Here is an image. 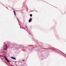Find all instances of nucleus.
<instances>
[{"mask_svg": "<svg viewBox=\"0 0 66 66\" xmlns=\"http://www.w3.org/2000/svg\"><path fill=\"white\" fill-rule=\"evenodd\" d=\"M4 57L5 59V61H6L7 62H8V63H10V61H9V60H8V59H7V58L5 56H4Z\"/></svg>", "mask_w": 66, "mask_h": 66, "instance_id": "f257e3e1", "label": "nucleus"}, {"mask_svg": "<svg viewBox=\"0 0 66 66\" xmlns=\"http://www.w3.org/2000/svg\"><path fill=\"white\" fill-rule=\"evenodd\" d=\"M7 49V45H5V47H4V50H6Z\"/></svg>", "mask_w": 66, "mask_h": 66, "instance_id": "f03ea898", "label": "nucleus"}, {"mask_svg": "<svg viewBox=\"0 0 66 66\" xmlns=\"http://www.w3.org/2000/svg\"><path fill=\"white\" fill-rule=\"evenodd\" d=\"M32 19L31 18H30L29 20V22H31V21H32Z\"/></svg>", "mask_w": 66, "mask_h": 66, "instance_id": "7ed1b4c3", "label": "nucleus"}, {"mask_svg": "<svg viewBox=\"0 0 66 66\" xmlns=\"http://www.w3.org/2000/svg\"><path fill=\"white\" fill-rule=\"evenodd\" d=\"M11 59H13V60H16V58H15L14 57H11Z\"/></svg>", "mask_w": 66, "mask_h": 66, "instance_id": "20e7f679", "label": "nucleus"}, {"mask_svg": "<svg viewBox=\"0 0 66 66\" xmlns=\"http://www.w3.org/2000/svg\"><path fill=\"white\" fill-rule=\"evenodd\" d=\"M55 51L56 52H57V51H58V50H56V49H55Z\"/></svg>", "mask_w": 66, "mask_h": 66, "instance_id": "39448f33", "label": "nucleus"}, {"mask_svg": "<svg viewBox=\"0 0 66 66\" xmlns=\"http://www.w3.org/2000/svg\"><path fill=\"white\" fill-rule=\"evenodd\" d=\"M13 13L14 14V15H15V16L16 15V13H15V11H13Z\"/></svg>", "mask_w": 66, "mask_h": 66, "instance_id": "423d86ee", "label": "nucleus"}, {"mask_svg": "<svg viewBox=\"0 0 66 66\" xmlns=\"http://www.w3.org/2000/svg\"><path fill=\"white\" fill-rule=\"evenodd\" d=\"M30 17H32V14H30Z\"/></svg>", "mask_w": 66, "mask_h": 66, "instance_id": "0eeeda50", "label": "nucleus"}, {"mask_svg": "<svg viewBox=\"0 0 66 66\" xmlns=\"http://www.w3.org/2000/svg\"><path fill=\"white\" fill-rule=\"evenodd\" d=\"M25 61V60H23V62H24Z\"/></svg>", "mask_w": 66, "mask_h": 66, "instance_id": "6e6552de", "label": "nucleus"}, {"mask_svg": "<svg viewBox=\"0 0 66 66\" xmlns=\"http://www.w3.org/2000/svg\"><path fill=\"white\" fill-rule=\"evenodd\" d=\"M11 66H14V65H11Z\"/></svg>", "mask_w": 66, "mask_h": 66, "instance_id": "1a4fd4ad", "label": "nucleus"}, {"mask_svg": "<svg viewBox=\"0 0 66 66\" xmlns=\"http://www.w3.org/2000/svg\"><path fill=\"white\" fill-rule=\"evenodd\" d=\"M33 11H31L30 12H33Z\"/></svg>", "mask_w": 66, "mask_h": 66, "instance_id": "9d476101", "label": "nucleus"}, {"mask_svg": "<svg viewBox=\"0 0 66 66\" xmlns=\"http://www.w3.org/2000/svg\"><path fill=\"white\" fill-rule=\"evenodd\" d=\"M26 28H27V26H26Z\"/></svg>", "mask_w": 66, "mask_h": 66, "instance_id": "9b49d317", "label": "nucleus"}, {"mask_svg": "<svg viewBox=\"0 0 66 66\" xmlns=\"http://www.w3.org/2000/svg\"><path fill=\"white\" fill-rule=\"evenodd\" d=\"M6 7V8H7V9H8L7 8V7Z\"/></svg>", "mask_w": 66, "mask_h": 66, "instance_id": "f8f14e48", "label": "nucleus"}, {"mask_svg": "<svg viewBox=\"0 0 66 66\" xmlns=\"http://www.w3.org/2000/svg\"><path fill=\"white\" fill-rule=\"evenodd\" d=\"M31 35V36H32V35Z\"/></svg>", "mask_w": 66, "mask_h": 66, "instance_id": "ddd939ff", "label": "nucleus"}, {"mask_svg": "<svg viewBox=\"0 0 66 66\" xmlns=\"http://www.w3.org/2000/svg\"><path fill=\"white\" fill-rule=\"evenodd\" d=\"M36 12H37V11H36Z\"/></svg>", "mask_w": 66, "mask_h": 66, "instance_id": "4468645a", "label": "nucleus"}]
</instances>
